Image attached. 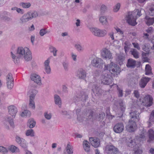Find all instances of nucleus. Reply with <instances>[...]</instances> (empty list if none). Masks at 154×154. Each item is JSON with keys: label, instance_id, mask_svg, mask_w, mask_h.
<instances>
[{"label": "nucleus", "instance_id": "12", "mask_svg": "<svg viewBox=\"0 0 154 154\" xmlns=\"http://www.w3.org/2000/svg\"><path fill=\"white\" fill-rule=\"evenodd\" d=\"M92 66L95 67L102 68L103 64V60L100 58L96 57L93 59L92 61Z\"/></svg>", "mask_w": 154, "mask_h": 154}, {"label": "nucleus", "instance_id": "37", "mask_svg": "<svg viewBox=\"0 0 154 154\" xmlns=\"http://www.w3.org/2000/svg\"><path fill=\"white\" fill-rule=\"evenodd\" d=\"M28 123L30 128H32L34 127L36 124L35 122L32 119H30L29 120Z\"/></svg>", "mask_w": 154, "mask_h": 154}, {"label": "nucleus", "instance_id": "22", "mask_svg": "<svg viewBox=\"0 0 154 154\" xmlns=\"http://www.w3.org/2000/svg\"><path fill=\"white\" fill-rule=\"evenodd\" d=\"M144 99L145 103H146V105L147 106L149 107L152 105L153 103V99L150 95H147L146 96Z\"/></svg>", "mask_w": 154, "mask_h": 154}, {"label": "nucleus", "instance_id": "56", "mask_svg": "<svg viewBox=\"0 0 154 154\" xmlns=\"http://www.w3.org/2000/svg\"><path fill=\"white\" fill-rule=\"evenodd\" d=\"M45 118L48 120H50L52 117V114L51 113H48L47 112H45L44 113Z\"/></svg>", "mask_w": 154, "mask_h": 154}, {"label": "nucleus", "instance_id": "24", "mask_svg": "<svg viewBox=\"0 0 154 154\" xmlns=\"http://www.w3.org/2000/svg\"><path fill=\"white\" fill-rule=\"evenodd\" d=\"M93 113V112L91 110L89 109L87 110L86 112H84L83 113L84 116L86 117L87 119H90L92 118Z\"/></svg>", "mask_w": 154, "mask_h": 154}, {"label": "nucleus", "instance_id": "28", "mask_svg": "<svg viewBox=\"0 0 154 154\" xmlns=\"http://www.w3.org/2000/svg\"><path fill=\"white\" fill-rule=\"evenodd\" d=\"M37 91L34 89H31L28 93L29 98H35L36 94L37 93Z\"/></svg>", "mask_w": 154, "mask_h": 154}, {"label": "nucleus", "instance_id": "17", "mask_svg": "<svg viewBox=\"0 0 154 154\" xmlns=\"http://www.w3.org/2000/svg\"><path fill=\"white\" fill-rule=\"evenodd\" d=\"M89 141L92 146L94 147H97L100 145L99 139L98 138L90 137L89 139Z\"/></svg>", "mask_w": 154, "mask_h": 154}, {"label": "nucleus", "instance_id": "39", "mask_svg": "<svg viewBox=\"0 0 154 154\" xmlns=\"http://www.w3.org/2000/svg\"><path fill=\"white\" fill-rule=\"evenodd\" d=\"M26 135L27 136H30L31 137H33L35 136V132L32 129H29L26 131Z\"/></svg>", "mask_w": 154, "mask_h": 154}, {"label": "nucleus", "instance_id": "27", "mask_svg": "<svg viewBox=\"0 0 154 154\" xmlns=\"http://www.w3.org/2000/svg\"><path fill=\"white\" fill-rule=\"evenodd\" d=\"M133 12L135 14V17L137 18V17H140L143 14H144L145 13V11L144 9L140 8L135 10Z\"/></svg>", "mask_w": 154, "mask_h": 154}, {"label": "nucleus", "instance_id": "15", "mask_svg": "<svg viewBox=\"0 0 154 154\" xmlns=\"http://www.w3.org/2000/svg\"><path fill=\"white\" fill-rule=\"evenodd\" d=\"M31 79L34 82L39 85H41L42 84L41 78L40 76L35 74H32L31 75Z\"/></svg>", "mask_w": 154, "mask_h": 154}, {"label": "nucleus", "instance_id": "10", "mask_svg": "<svg viewBox=\"0 0 154 154\" xmlns=\"http://www.w3.org/2000/svg\"><path fill=\"white\" fill-rule=\"evenodd\" d=\"M105 151L107 154H116L119 152L118 149L112 145H107L105 147Z\"/></svg>", "mask_w": 154, "mask_h": 154}, {"label": "nucleus", "instance_id": "5", "mask_svg": "<svg viewBox=\"0 0 154 154\" xmlns=\"http://www.w3.org/2000/svg\"><path fill=\"white\" fill-rule=\"evenodd\" d=\"M89 30L92 34L97 37H102L106 35L107 31L105 29H101L97 28L91 27Z\"/></svg>", "mask_w": 154, "mask_h": 154}, {"label": "nucleus", "instance_id": "49", "mask_svg": "<svg viewBox=\"0 0 154 154\" xmlns=\"http://www.w3.org/2000/svg\"><path fill=\"white\" fill-rule=\"evenodd\" d=\"M20 6H22L23 8H28L31 6V4L29 3L21 2L20 4Z\"/></svg>", "mask_w": 154, "mask_h": 154}, {"label": "nucleus", "instance_id": "50", "mask_svg": "<svg viewBox=\"0 0 154 154\" xmlns=\"http://www.w3.org/2000/svg\"><path fill=\"white\" fill-rule=\"evenodd\" d=\"M75 47L77 50L79 52H82L84 50L83 47L79 44H76L75 45Z\"/></svg>", "mask_w": 154, "mask_h": 154}, {"label": "nucleus", "instance_id": "52", "mask_svg": "<svg viewBox=\"0 0 154 154\" xmlns=\"http://www.w3.org/2000/svg\"><path fill=\"white\" fill-rule=\"evenodd\" d=\"M120 3H118L114 7L113 11L115 12H118L120 9Z\"/></svg>", "mask_w": 154, "mask_h": 154}, {"label": "nucleus", "instance_id": "29", "mask_svg": "<svg viewBox=\"0 0 154 154\" xmlns=\"http://www.w3.org/2000/svg\"><path fill=\"white\" fill-rule=\"evenodd\" d=\"M145 19L146 20V23L148 26L152 25L154 23V17L151 18L146 16L145 17Z\"/></svg>", "mask_w": 154, "mask_h": 154}, {"label": "nucleus", "instance_id": "25", "mask_svg": "<svg viewBox=\"0 0 154 154\" xmlns=\"http://www.w3.org/2000/svg\"><path fill=\"white\" fill-rule=\"evenodd\" d=\"M116 56L117 60L119 62V64L121 65L125 60V54L123 53H120L117 54Z\"/></svg>", "mask_w": 154, "mask_h": 154}, {"label": "nucleus", "instance_id": "36", "mask_svg": "<svg viewBox=\"0 0 154 154\" xmlns=\"http://www.w3.org/2000/svg\"><path fill=\"white\" fill-rule=\"evenodd\" d=\"M105 114L103 112H101L98 115L96 119L99 121H101L105 118Z\"/></svg>", "mask_w": 154, "mask_h": 154}, {"label": "nucleus", "instance_id": "40", "mask_svg": "<svg viewBox=\"0 0 154 154\" xmlns=\"http://www.w3.org/2000/svg\"><path fill=\"white\" fill-rule=\"evenodd\" d=\"M35 98H29V106L30 108L33 109H34L35 108V103L34 101Z\"/></svg>", "mask_w": 154, "mask_h": 154}, {"label": "nucleus", "instance_id": "38", "mask_svg": "<svg viewBox=\"0 0 154 154\" xmlns=\"http://www.w3.org/2000/svg\"><path fill=\"white\" fill-rule=\"evenodd\" d=\"M6 82H14L12 75L11 73H9L6 77Z\"/></svg>", "mask_w": 154, "mask_h": 154}, {"label": "nucleus", "instance_id": "44", "mask_svg": "<svg viewBox=\"0 0 154 154\" xmlns=\"http://www.w3.org/2000/svg\"><path fill=\"white\" fill-rule=\"evenodd\" d=\"M27 143L26 141L24 139H22V142L20 143V146L24 149H26L27 147Z\"/></svg>", "mask_w": 154, "mask_h": 154}, {"label": "nucleus", "instance_id": "14", "mask_svg": "<svg viewBox=\"0 0 154 154\" xmlns=\"http://www.w3.org/2000/svg\"><path fill=\"white\" fill-rule=\"evenodd\" d=\"M139 113L137 111H131L130 113V116L131 119L134 122H138L140 119L139 117Z\"/></svg>", "mask_w": 154, "mask_h": 154}, {"label": "nucleus", "instance_id": "16", "mask_svg": "<svg viewBox=\"0 0 154 154\" xmlns=\"http://www.w3.org/2000/svg\"><path fill=\"white\" fill-rule=\"evenodd\" d=\"M9 113L13 118L15 117L16 114L17 112V109L14 105H11L8 107Z\"/></svg>", "mask_w": 154, "mask_h": 154}, {"label": "nucleus", "instance_id": "51", "mask_svg": "<svg viewBox=\"0 0 154 154\" xmlns=\"http://www.w3.org/2000/svg\"><path fill=\"white\" fill-rule=\"evenodd\" d=\"M6 84L8 88L11 90L14 86V82H6Z\"/></svg>", "mask_w": 154, "mask_h": 154}, {"label": "nucleus", "instance_id": "1", "mask_svg": "<svg viewBox=\"0 0 154 154\" xmlns=\"http://www.w3.org/2000/svg\"><path fill=\"white\" fill-rule=\"evenodd\" d=\"M11 54L13 60L16 64L20 62V60L23 58L26 61L31 60L32 59L31 52L27 47L24 48L22 47H18L15 54H13L12 52Z\"/></svg>", "mask_w": 154, "mask_h": 154}, {"label": "nucleus", "instance_id": "48", "mask_svg": "<svg viewBox=\"0 0 154 154\" xmlns=\"http://www.w3.org/2000/svg\"><path fill=\"white\" fill-rule=\"evenodd\" d=\"M6 120L8 122L11 126L12 127H14V123L13 119L10 117H8L6 119Z\"/></svg>", "mask_w": 154, "mask_h": 154}, {"label": "nucleus", "instance_id": "31", "mask_svg": "<svg viewBox=\"0 0 154 154\" xmlns=\"http://www.w3.org/2000/svg\"><path fill=\"white\" fill-rule=\"evenodd\" d=\"M136 61L132 59H129L128 60L127 66L128 67L133 68L135 65Z\"/></svg>", "mask_w": 154, "mask_h": 154}, {"label": "nucleus", "instance_id": "2", "mask_svg": "<svg viewBox=\"0 0 154 154\" xmlns=\"http://www.w3.org/2000/svg\"><path fill=\"white\" fill-rule=\"evenodd\" d=\"M146 131L143 129H142L141 132L139 136H137L133 140L129 139L128 144L129 147H134L135 146L139 145V141L145 140L146 138L145 135L146 134Z\"/></svg>", "mask_w": 154, "mask_h": 154}, {"label": "nucleus", "instance_id": "23", "mask_svg": "<svg viewBox=\"0 0 154 154\" xmlns=\"http://www.w3.org/2000/svg\"><path fill=\"white\" fill-rule=\"evenodd\" d=\"M148 134L149 139L147 142L150 143L154 140V131L152 129H150L148 131Z\"/></svg>", "mask_w": 154, "mask_h": 154}, {"label": "nucleus", "instance_id": "55", "mask_svg": "<svg viewBox=\"0 0 154 154\" xmlns=\"http://www.w3.org/2000/svg\"><path fill=\"white\" fill-rule=\"evenodd\" d=\"M63 65L64 69L65 71H67L69 70V63L66 61L64 62L63 63Z\"/></svg>", "mask_w": 154, "mask_h": 154}, {"label": "nucleus", "instance_id": "11", "mask_svg": "<svg viewBox=\"0 0 154 154\" xmlns=\"http://www.w3.org/2000/svg\"><path fill=\"white\" fill-rule=\"evenodd\" d=\"M132 120H129L128 124L126 126L127 130L129 132H132L135 131L137 127L136 122Z\"/></svg>", "mask_w": 154, "mask_h": 154}, {"label": "nucleus", "instance_id": "7", "mask_svg": "<svg viewBox=\"0 0 154 154\" xmlns=\"http://www.w3.org/2000/svg\"><path fill=\"white\" fill-rule=\"evenodd\" d=\"M135 14L133 11L128 12L126 16V20L127 22L129 25L132 26H134L137 24Z\"/></svg>", "mask_w": 154, "mask_h": 154}, {"label": "nucleus", "instance_id": "13", "mask_svg": "<svg viewBox=\"0 0 154 154\" xmlns=\"http://www.w3.org/2000/svg\"><path fill=\"white\" fill-rule=\"evenodd\" d=\"M124 125L123 123L120 122L116 124L113 127L114 131L117 133H120L124 130Z\"/></svg>", "mask_w": 154, "mask_h": 154}, {"label": "nucleus", "instance_id": "35", "mask_svg": "<svg viewBox=\"0 0 154 154\" xmlns=\"http://www.w3.org/2000/svg\"><path fill=\"white\" fill-rule=\"evenodd\" d=\"M130 52L131 53V54L133 56L134 58H139V53L136 49L134 48H132L131 49Z\"/></svg>", "mask_w": 154, "mask_h": 154}, {"label": "nucleus", "instance_id": "62", "mask_svg": "<svg viewBox=\"0 0 154 154\" xmlns=\"http://www.w3.org/2000/svg\"><path fill=\"white\" fill-rule=\"evenodd\" d=\"M62 113L63 115L65 116L67 118H70L71 116L67 111H62Z\"/></svg>", "mask_w": 154, "mask_h": 154}, {"label": "nucleus", "instance_id": "46", "mask_svg": "<svg viewBox=\"0 0 154 154\" xmlns=\"http://www.w3.org/2000/svg\"><path fill=\"white\" fill-rule=\"evenodd\" d=\"M50 52L53 53V55L54 57H56L57 56V50L53 46H51L49 48Z\"/></svg>", "mask_w": 154, "mask_h": 154}, {"label": "nucleus", "instance_id": "32", "mask_svg": "<svg viewBox=\"0 0 154 154\" xmlns=\"http://www.w3.org/2000/svg\"><path fill=\"white\" fill-rule=\"evenodd\" d=\"M73 147L69 143L67 144L66 148V151L68 154H72L73 153Z\"/></svg>", "mask_w": 154, "mask_h": 154}, {"label": "nucleus", "instance_id": "61", "mask_svg": "<svg viewBox=\"0 0 154 154\" xmlns=\"http://www.w3.org/2000/svg\"><path fill=\"white\" fill-rule=\"evenodd\" d=\"M133 94H134V97L137 98H138L140 97L139 92L137 90L134 91Z\"/></svg>", "mask_w": 154, "mask_h": 154}, {"label": "nucleus", "instance_id": "45", "mask_svg": "<svg viewBox=\"0 0 154 154\" xmlns=\"http://www.w3.org/2000/svg\"><path fill=\"white\" fill-rule=\"evenodd\" d=\"M148 12L150 15H154V5H151L149 7Z\"/></svg>", "mask_w": 154, "mask_h": 154}, {"label": "nucleus", "instance_id": "60", "mask_svg": "<svg viewBox=\"0 0 154 154\" xmlns=\"http://www.w3.org/2000/svg\"><path fill=\"white\" fill-rule=\"evenodd\" d=\"M107 7L104 5H102L100 8L101 12L103 13L107 10Z\"/></svg>", "mask_w": 154, "mask_h": 154}, {"label": "nucleus", "instance_id": "26", "mask_svg": "<svg viewBox=\"0 0 154 154\" xmlns=\"http://www.w3.org/2000/svg\"><path fill=\"white\" fill-rule=\"evenodd\" d=\"M83 148L85 152H90V144L88 141L84 140L83 143Z\"/></svg>", "mask_w": 154, "mask_h": 154}, {"label": "nucleus", "instance_id": "4", "mask_svg": "<svg viewBox=\"0 0 154 154\" xmlns=\"http://www.w3.org/2000/svg\"><path fill=\"white\" fill-rule=\"evenodd\" d=\"M104 69L105 71H109L114 76L118 75L120 72L119 66L113 62H111L109 64L104 65Z\"/></svg>", "mask_w": 154, "mask_h": 154}, {"label": "nucleus", "instance_id": "9", "mask_svg": "<svg viewBox=\"0 0 154 154\" xmlns=\"http://www.w3.org/2000/svg\"><path fill=\"white\" fill-rule=\"evenodd\" d=\"M101 55L104 59H110L112 58V54L110 51L106 48L102 49L101 51Z\"/></svg>", "mask_w": 154, "mask_h": 154}, {"label": "nucleus", "instance_id": "33", "mask_svg": "<svg viewBox=\"0 0 154 154\" xmlns=\"http://www.w3.org/2000/svg\"><path fill=\"white\" fill-rule=\"evenodd\" d=\"M140 145H137L134 147V151L135 154H141L142 152V150L140 146Z\"/></svg>", "mask_w": 154, "mask_h": 154}, {"label": "nucleus", "instance_id": "53", "mask_svg": "<svg viewBox=\"0 0 154 154\" xmlns=\"http://www.w3.org/2000/svg\"><path fill=\"white\" fill-rule=\"evenodd\" d=\"M119 104L120 106V108L122 111H124L125 109V106L124 104L122 101L120 100L119 102Z\"/></svg>", "mask_w": 154, "mask_h": 154}, {"label": "nucleus", "instance_id": "34", "mask_svg": "<svg viewBox=\"0 0 154 154\" xmlns=\"http://www.w3.org/2000/svg\"><path fill=\"white\" fill-rule=\"evenodd\" d=\"M145 74L149 75L152 74V69L150 66L149 64H147L145 68Z\"/></svg>", "mask_w": 154, "mask_h": 154}, {"label": "nucleus", "instance_id": "8", "mask_svg": "<svg viewBox=\"0 0 154 154\" xmlns=\"http://www.w3.org/2000/svg\"><path fill=\"white\" fill-rule=\"evenodd\" d=\"M112 78L109 74L106 73H102L101 75L102 82L105 85H109L112 82Z\"/></svg>", "mask_w": 154, "mask_h": 154}, {"label": "nucleus", "instance_id": "19", "mask_svg": "<svg viewBox=\"0 0 154 154\" xmlns=\"http://www.w3.org/2000/svg\"><path fill=\"white\" fill-rule=\"evenodd\" d=\"M52 57V56L49 57L47 60L45 61L44 63L45 70L46 73L48 74L50 73L51 72V69L49 64L50 60Z\"/></svg>", "mask_w": 154, "mask_h": 154}, {"label": "nucleus", "instance_id": "59", "mask_svg": "<svg viewBox=\"0 0 154 154\" xmlns=\"http://www.w3.org/2000/svg\"><path fill=\"white\" fill-rule=\"evenodd\" d=\"M124 44H125V45L124 46V49L125 53H126L129 50V46H130V44L128 42H125Z\"/></svg>", "mask_w": 154, "mask_h": 154}, {"label": "nucleus", "instance_id": "18", "mask_svg": "<svg viewBox=\"0 0 154 154\" xmlns=\"http://www.w3.org/2000/svg\"><path fill=\"white\" fill-rule=\"evenodd\" d=\"M150 79V78L148 77H145L142 78L139 83L140 87L142 88H144Z\"/></svg>", "mask_w": 154, "mask_h": 154}, {"label": "nucleus", "instance_id": "3", "mask_svg": "<svg viewBox=\"0 0 154 154\" xmlns=\"http://www.w3.org/2000/svg\"><path fill=\"white\" fill-rule=\"evenodd\" d=\"M38 16V12L35 11H30L24 14L20 19L19 23L22 25L25 24L29 21Z\"/></svg>", "mask_w": 154, "mask_h": 154}, {"label": "nucleus", "instance_id": "20", "mask_svg": "<svg viewBox=\"0 0 154 154\" xmlns=\"http://www.w3.org/2000/svg\"><path fill=\"white\" fill-rule=\"evenodd\" d=\"M92 91L96 96L99 97L102 93V90L95 85H93Z\"/></svg>", "mask_w": 154, "mask_h": 154}, {"label": "nucleus", "instance_id": "30", "mask_svg": "<svg viewBox=\"0 0 154 154\" xmlns=\"http://www.w3.org/2000/svg\"><path fill=\"white\" fill-rule=\"evenodd\" d=\"M54 98L55 104L58 105L60 108L61 107L62 101L60 96L57 94L55 95L54 96Z\"/></svg>", "mask_w": 154, "mask_h": 154}, {"label": "nucleus", "instance_id": "57", "mask_svg": "<svg viewBox=\"0 0 154 154\" xmlns=\"http://www.w3.org/2000/svg\"><path fill=\"white\" fill-rule=\"evenodd\" d=\"M148 122L149 123V126H150L152 123L154 122V117L150 115V118Z\"/></svg>", "mask_w": 154, "mask_h": 154}, {"label": "nucleus", "instance_id": "64", "mask_svg": "<svg viewBox=\"0 0 154 154\" xmlns=\"http://www.w3.org/2000/svg\"><path fill=\"white\" fill-rule=\"evenodd\" d=\"M153 29L152 27H150L146 30V31L148 33L151 34L153 32Z\"/></svg>", "mask_w": 154, "mask_h": 154}, {"label": "nucleus", "instance_id": "6", "mask_svg": "<svg viewBox=\"0 0 154 154\" xmlns=\"http://www.w3.org/2000/svg\"><path fill=\"white\" fill-rule=\"evenodd\" d=\"M88 97V95L83 92L81 93L80 94L75 96L73 99L74 102L77 104H81L82 105L84 104Z\"/></svg>", "mask_w": 154, "mask_h": 154}, {"label": "nucleus", "instance_id": "21", "mask_svg": "<svg viewBox=\"0 0 154 154\" xmlns=\"http://www.w3.org/2000/svg\"><path fill=\"white\" fill-rule=\"evenodd\" d=\"M77 76L79 79H84L86 76L85 71L82 69H79L77 72Z\"/></svg>", "mask_w": 154, "mask_h": 154}, {"label": "nucleus", "instance_id": "47", "mask_svg": "<svg viewBox=\"0 0 154 154\" xmlns=\"http://www.w3.org/2000/svg\"><path fill=\"white\" fill-rule=\"evenodd\" d=\"M10 150L12 152H19V149L15 146H11L10 148Z\"/></svg>", "mask_w": 154, "mask_h": 154}, {"label": "nucleus", "instance_id": "63", "mask_svg": "<svg viewBox=\"0 0 154 154\" xmlns=\"http://www.w3.org/2000/svg\"><path fill=\"white\" fill-rule=\"evenodd\" d=\"M134 48H137L138 50H140V48L138 44L137 43L133 42L132 43Z\"/></svg>", "mask_w": 154, "mask_h": 154}, {"label": "nucleus", "instance_id": "43", "mask_svg": "<svg viewBox=\"0 0 154 154\" xmlns=\"http://www.w3.org/2000/svg\"><path fill=\"white\" fill-rule=\"evenodd\" d=\"M50 32V31H48L46 29H42L40 30L39 32V34L41 36H43L46 33H49Z\"/></svg>", "mask_w": 154, "mask_h": 154}, {"label": "nucleus", "instance_id": "41", "mask_svg": "<svg viewBox=\"0 0 154 154\" xmlns=\"http://www.w3.org/2000/svg\"><path fill=\"white\" fill-rule=\"evenodd\" d=\"M100 22L103 25H107L108 24L107 18L105 17L101 16L99 19Z\"/></svg>", "mask_w": 154, "mask_h": 154}, {"label": "nucleus", "instance_id": "54", "mask_svg": "<svg viewBox=\"0 0 154 154\" xmlns=\"http://www.w3.org/2000/svg\"><path fill=\"white\" fill-rule=\"evenodd\" d=\"M117 86L118 96L119 97H122L123 95L122 89L119 88L118 85Z\"/></svg>", "mask_w": 154, "mask_h": 154}, {"label": "nucleus", "instance_id": "42", "mask_svg": "<svg viewBox=\"0 0 154 154\" xmlns=\"http://www.w3.org/2000/svg\"><path fill=\"white\" fill-rule=\"evenodd\" d=\"M31 115L30 112L28 110H26L23 112L21 114V116L23 117L26 116L29 117Z\"/></svg>", "mask_w": 154, "mask_h": 154}, {"label": "nucleus", "instance_id": "58", "mask_svg": "<svg viewBox=\"0 0 154 154\" xmlns=\"http://www.w3.org/2000/svg\"><path fill=\"white\" fill-rule=\"evenodd\" d=\"M8 152V150L6 147L2 146H0V152L6 153Z\"/></svg>", "mask_w": 154, "mask_h": 154}]
</instances>
